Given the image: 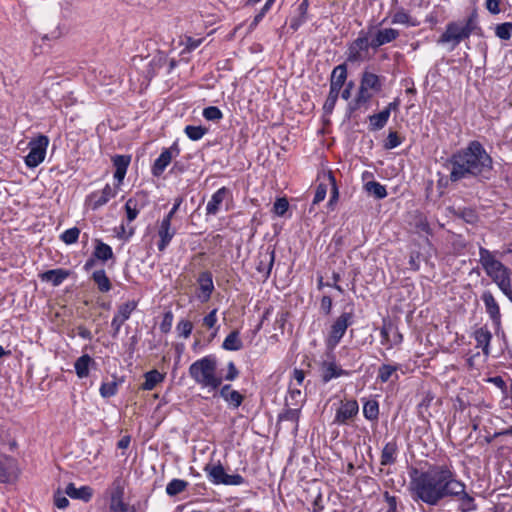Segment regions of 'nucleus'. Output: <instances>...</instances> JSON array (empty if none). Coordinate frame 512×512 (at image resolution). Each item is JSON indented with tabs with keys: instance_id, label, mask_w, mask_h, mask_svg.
<instances>
[{
	"instance_id": "nucleus-1",
	"label": "nucleus",
	"mask_w": 512,
	"mask_h": 512,
	"mask_svg": "<svg viewBox=\"0 0 512 512\" xmlns=\"http://www.w3.org/2000/svg\"><path fill=\"white\" fill-rule=\"evenodd\" d=\"M459 485L454 472L446 465L434 466L412 477L410 491L414 499L435 506L449 493H457Z\"/></svg>"
},
{
	"instance_id": "nucleus-2",
	"label": "nucleus",
	"mask_w": 512,
	"mask_h": 512,
	"mask_svg": "<svg viewBox=\"0 0 512 512\" xmlns=\"http://www.w3.org/2000/svg\"><path fill=\"white\" fill-rule=\"evenodd\" d=\"M450 180L457 182L469 177H487L492 170V159L482 144L472 141L469 145L453 154L449 159Z\"/></svg>"
},
{
	"instance_id": "nucleus-3",
	"label": "nucleus",
	"mask_w": 512,
	"mask_h": 512,
	"mask_svg": "<svg viewBox=\"0 0 512 512\" xmlns=\"http://www.w3.org/2000/svg\"><path fill=\"white\" fill-rule=\"evenodd\" d=\"M479 257L480 264L486 274L499 287L503 294L512 301V271L496 258L494 252L484 247H480Z\"/></svg>"
},
{
	"instance_id": "nucleus-4",
	"label": "nucleus",
	"mask_w": 512,
	"mask_h": 512,
	"mask_svg": "<svg viewBox=\"0 0 512 512\" xmlns=\"http://www.w3.org/2000/svg\"><path fill=\"white\" fill-rule=\"evenodd\" d=\"M189 375L202 388L216 390L220 388L223 378L217 374V360L214 356H205L193 362Z\"/></svg>"
},
{
	"instance_id": "nucleus-5",
	"label": "nucleus",
	"mask_w": 512,
	"mask_h": 512,
	"mask_svg": "<svg viewBox=\"0 0 512 512\" xmlns=\"http://www.w3.org/2000/svg\"><path fill=\"white\" fill-rule=\"evenodd\" d=\"M478 29L477 17L470 15L463 21L450 22L445 31L438 39L439 44H449V50H454L461 41L468 39L470 35Z\"/></svg>"
},
{
	"instance_id": "nucleus-6",
	"label": "nucleus",
	"mask_w": 512,
	"mask_h": 512,
	"mask_svg": "<svg viewBox=\"0 0 512 512\" xmlns=\"http://www.w3.org/2000/svg\"><path fill=\"white\" fill-rule=\"evenodd\" d=\"M381 88L382 84L379 76L372 72L364 71L362 73L357 95L348 105L349 112L353 113L366 105L376 93L381 91Z\"/></svg>"
},
{
	"instance_id": "nucleus-7",
	"label": "nucleus",
	"mask_w": 512,
	"mask_h": 512,
	"mask_svg": "<svg viewBox=\"0 0 512 512\" xmlns=\"http://www.w3.org/2000/svg\"><path fill=\"white\" fill-rule=\"evenodd\" d=\"M353 318L352 312H343L335 319L325 340L327 350H334L336 348L345 335L347 328L353 324Z\"/></svg>"
},
{
	"instance_id": "nucleus-8",
	"label": "nucleus",
	"mask_w": 512,
	"mask_h": 512,
	"mask_svg": "<svg viewBox=\"0 0 512 512\" xmlns=\"http://www.w3.org/2000/svg\"><path fill=\"white\" fill-rule=\"evenodd\" d=\"M204 472L207 474L208 479L215 485L238 486L244 483V478L240 474H227L220 463L216 465L207 464L204 467Z\"/></svg>"
},
{
	"instance_id": "nucleus-9",
	"label": "nucleus",
	"mask_w": 512,
	"mask_h": 512,
	"mask_svg": "<svg viewBox=\"0 0 512 512\" xmlns=\"http://www.w3.org/2000/svg\"><path fill=\"white\" fill-rule=\"evenodd\" d=\"M49 138L46 135H39L29 142V153L25 157V164L29 168H35L41 164L46 156Z\"/></svg>"
},
{
	"instance_id": "nucleus-10",
	"label": "nucleus",
	"mask_w": 512,
	"mask_h": 512,
	"mask_svg": "<svg viewBox=\"0 0 512 512\" xmlns=\"http://www.w3.org/2000/svg\"><path fill=\"white\" fill-rule=\"evenodd\" d=\"M370 47L372 48V40L368 33L361 32L349 45L347 50V60L353 63L367 60L370 57Z\"/></svg>"
},
{
	"instance_id": "nucleus-11",
	"label": "nucleus",
	"mask_w": 512,
	"mask_h": 512,
	"mask_svg": "<svg viewBox=\"0 0 512 512\" xmlns=\"http://www.w3.org/2000/svg\"><path fill=\"white\" fill-rule=\"evenodd\" d=\"M334 350H327L326 359L319 363L320 375L323 383H328L334 378L349 375V372L338 366L336 362Z\"/></svg>"
},
{
	"instance_id": "nucleus-12",
	"label": "nucleus",
	"mask_w": 512,
	"mask_h": 512,
	"mask_svg": "<svg viewBox=\"0 0 512 512\" xmlns=\"http://www.w3.org/2000/svg\"><path fill=\"white\" fill-rule=\"evenodd\" d=\"M136 308L137 302L134 300L127 301L118 306L117 312L111 321V327L113 329L112 336L114 338L117 337L122 325L130 318L131 314Z\"/></svg>"
},
{
	"instance_id": "nucleus-13",
	"label": "nucleus",
	"mask_w": 512,
	"mask_h": 512,
	"mask_svg": "<svg viewBox=\"0 0 512 512\" xmlns=\"http://www.w3.org/2000/svg\"><path fill=\"white\" fill-rule=\"evenodd\" d=\"M380 335L381 344L387 349H391L393 346L399 345L403 340L402 334L391 322L384 321L380 329Z\"/></svg>"
},
{
	"instance_id": "nucleus-14",
	"label": "nucleus",
	"mask_w": 512,
	"mask_h": 512,
	"mask_svg": "<svg viewBox=\"0 0 512 512\" xmlns=\"http://www.w3.org/2000/svg\"><path fill=\"white\" fill-rule=\"evenodd\" d=\"M179 153L180 150L176 144H173L171 147L164 149L153 164L152 174L154 176H160L171 163L173 157L178 156Z\"/></svg>"
},
{
	"instance_id": "nucleus-15",
	"label": "nucleus",
	"mask_w": 512,
	"mask_h": 512,
	"mask_svg": "<svg viewBox=\"0 0 512 512\" xmlns=\"http://www.w3.org/2000/svg\"><path fill=\"white\" fill-rule=\"evenodd\" d=\"M359 411V406L356 400H346L341 403L337 409L334 423L347 424L349 420L353 419Z\"/></svg>"
},
{
	"instance_id": "nucleus-16",
	"label": "nucleus",
	"mask_w": 512,
	"mask_h": 512,
	"mask_svg": "<svg viewBox=\"0 0 512 512\" xmlns=\"http://www.w3.org/2000/svg\"><path fill=\"white\" fill-rule=\"evenodd\" d=\"M487 314L492 320L494 326L499 328L501 325V312L498 302L490 291H484L481 295Z\"/></svg>"
},
{
	"instance_id": "nucleus-17",
	"label": "nucleus",
	"mask_w": 512,
	"mask_h": 512,
	"mask_svg": "<svg viewBox=\"0 0 512 512\" xmlns=\"http://www.w3.org/2000/svg\"><path fill=\"white\" fill-rule=\"evenodd\" d=\"M457 484L459 488L456 490L457 493H449L448 497H453L459 502L458 509L461 512H471L476 509V504L474 498L466 493L465 484L459 480H457Z\"/></svg>"
},
{
	"instance_id": "nucleus-18",
	"label": "nucleus",
	"mask_w": 512,
	"mask_h": 512,
	"mask_svg": "<svg viewBox=\"0 0 512 512\" xmlns=\"http://www.w3.org/2000/svg\"><path fill=\"white\" fill-rule=\"evenodd\" d=\"M197 283L199 285L198 298L201 302H207L214 291L212 273L209 271L201 272L198 276Z\"/></svg>"
},
{
	"instance_id": "nucleus-19",
	"label": "nucleus",
	"mask_w": 512,
	"mask_h": 512,
	"mask_svg": "<svg viewBox=\"0 0 512 512\" xmlns=\"http://www.w3.org/2000/svg\"><path fill=\"white\" fill-rule=\"evenodd\" d=\"M157 233L160 238L158 249L159 251H164L175 236L176 229L172 227L170 220L163 218L159 224Z\"/></svg>"
},
{
	"instance_id": "nucleus-20",
	"label": "nucleus",
	"mask_w": 512,
	"mask_h": 512,
	"mask_svg": "<svg viewBox=\"0 0 512 512\" xmlns=\"http://www.w3.org/2000/svg\"><path fill=\"white\" fill-rule=\"evenodd\" d=\"M219 395L234 409L238 408L244 400V396L234 390L230 384L223 385L219 390Z\"/></svg>"
},
{
	"instance_id": "nucleus-21",
	"label": "nucleus",
	"mask_w": 512,
	"mask_h": 512,
	"mask_svg": "<svg viewBox=\"0 0 512 512\" xmlns=\"http://www.w3.org/2000/svg\"><path fill=\"white\" fill-rule=\"evenodd\" d=\"M274 261L275 251L273 249L260 252L258 256V263L256 265L257 271L263 273L265 277L268 278L273 268Z\"/></svg>"
},
{
	"instance_id": "nucleus-22",
	"label": "nucleus",
	"mask_w": 512,
	"mask_h": 512,
	"mask_svg": "<svg viewBox=\"0 0 512 512\" xmlns=\"http://www.w3.org/2000/svg\"><path fill=\"white\" fill-rule=\"evenodd\" d=\"M399 36V32L392 28L378 30L371 38L372 48L377 49L382 45L392 42Z\"/></svg>"
},
{
	"instance_id": "nucleus-23",
	"label": "nucleus",
	"mask_w": 512,
	"mask_h": 512,
	"mask_svg": "<svg viewBox=\"0 0 512 512\" xmlns=\"http://www.w3.org/2000/svg\"><path fill=\"white\" fill-rule=\"evenodd\" d=\"M230 194V191L226 187L218 189L212 196L206 206L207 215H216L224 199Z\"/></svg>"
},
{
	"instance_id": "nucleus-24",
	"label": "nucleus",
	"mask_w": 512,
	"mask_h": 512,
	"mask_svg": "<svg viewBox=\"0 0 512 512\" xmlns=\"http://www.w3.org/2000/svg\"><path fill=\"white\" fill-rule=\"evenodd\" d=\"M112 161L115 167L114 178L117 180L119 185L122 183L126 175L127 168L131 161V157L127 155H116L113 157Z\"/></svg>"
},
{
	"instance_id": "nucleus-25",
	"label": "nucleus",
	"mask_w": 512,
	"mask_h": 512,
	"mask_svg": "<svg viewBox=\"0 0 512 512\" xmlns=\"http://www.w3.org/2000/svg\"><path fill=\"white\" fill-rule=\"evenodd\" d=\"M65 494H67L69 497L73 499H79L84 502H88L93 495V490L89 486H82L80 488H76L73 483H69L66 486Z\"/></svg>"
},
{
	"instance_id": "nucleus-26",
	"label": "nucleus",
	"mask_w": 512,
	"mask_h": 512,
	"mask_svg": "<svg viewBox=\"0 0 512 512\" xmlns=\"http://www.w3.org/2000/svg\"><path fill=\"white\" fill-rule=\"evenodd\" d=\"M116 191L110 185H106L100 193L91 195L92 209L96 210L105 205L111 198L115 197Z\"/></svg>"
},
{
	"instance_id": "nucleus-27",
	"label": "nucleus",
	"mask_w": 512,
	"mask_h": 512,
	"mask_svg": "<svg viewBox=\"0 0 512 512\" xmlns=\"http://www.w3.org/2000/svg\"><path fill=\"white\" fill-rule=\"evenodd\" d=\"M145 381L141 385V389L145 391L153 390L159 383L163 382L165 375L158 370L153 369L144 374Z\"/></svg>"
},
{
	"instance_id": "nucleus-28",
	"label": "nucleus",
	"mask_w": 512,
	"mask_h": 512,
	"mask_svg": "<svg viewBox=\"0 0 512 512\" xmlns=\"http://www.w3.org/2000/svg\"><path fill=\"white\" fill-rule=\"evenodd\" d=\"M399 369L398 365L383 364L378 369L377 380L381 383H386L390 380L397 381Z\"/></svg>"
},
{
	"instance_id": "nucleus-29",
	"label": "nucleus",
	"mask_w": 512,
	"mask_h": 512,
	"mask_svg": "<svg viewBox=\"0 0 512 512\" xmlns=\"http://www.w3.org/2000/svg\"><path fill=\"white\" fill-rule=\"evenodd\" d=\"M398 446L395 441L388 442L382 449L380 463L383 466L391 465L396 462Z\"/></svg>"
},
{
	"instance_id": "nucleus-30",
	"label": "nucleus",
	"mask_w": 512,
	"mask_h": 512,
	"mask_svg": "<svg viewBox=\"0 0 512 512\" xmlns=\"http://www.w3.org/2000/svg\"><path fill=\"white\" fill-rule=\"evenodd\" d=\"M92 363H94V361L88 354L79 357L74 364L77 376L81 379L86 378L89 375V366Z\"/></svg>"
},
{
	"instance_id": "nucleus-31",
	"label": "nucleus",
	"mask_w": 512,
	"mask_h": 512,
	"mask_svg": "<svg viewBox=\"0 0 512 512\" xmlns=\"http://www.w3.org/2000/svg\"><path fill=\"white\" fill-rule=\"evenodd\" d=\"M68 276V272L63 269L48 270L42 274V280L51 282L54 286L60 285Z\"/></svg>"
},
{
	"instance_id": "nucleus-32",
	"label": "nucleus",
	"mask_w": 512,
	"mask_h": 512,
	"mask_svg": "<svg viewBox=\"0 0 512 512\" xmlns=\"http://www.w3.org/2000/svg\"><path fill=\"white\" fill-rule=\"evenodd\" d=\"M347 80V68L345 64H340L336 66L332 73L330 78V84L338 86L342 88Z\"/></svg>"
},
{
	"instance_id": "nucleus-33",
	"label": "nucleus",
	"mask_w": 512,
	"mask_h": 512,
	"mask_svg": "<svg viewBox=\"0 0 512 512\" xmlns=\"http://www.w3.org/2000/svg\"><path fill=\"white\" fill-rule=\"evenodd\" d=\"M492 338L491 332L487 327H481L475 331V340L478 347H482L485 354L488 353V347Z\"/></svg>"
},
{
	"instance_id": "nucleus-34",
	"label": "nucleus",
	"mask_w": 512,
	"mask_h": 512,
	"mask_svg": "<svg viewBox=\"0 0 512 512\" xmlns=\"http://www.w3.org/2000/svg\"><path fill=\"white\" fill-rule=\"evenodd\" d=\"M222 347L228 351H238L242 349L243 343L239 337V332L235 330L229 333L224 339Z\"/></svg>"
},
{
	"instance_id": "nucleus-35",
	"label": "nucleus",
	"mask_w": 512,
	"mask_h": 512,
	"mask_svg": "<svg viewBox=\"0 0 512 512\" xmlns=\"http://www.w3.org/2000/svg\"><path fill=\"white\" fill-rule=\"evenodd\" d=\"M92 279L101 292H108L111 290V282L103 269L94 271Z\"/></svg>"
},
{
	"instance_id": "nucleus-36",
	"label": "nucleus",
	"mask_w": 512,
	"mask_h": 512,
	"mask_svg": "<svg viewBox=\"0 0 512 512\" xmlns=\"http://www.w3.org/2000/svg\"><path fill=\"white\" fill-rule=\"evenodd\" d=\"M389 117L390 116H389L388 110H382L381 112H379L377 114L371 115L369 117L371 129L372 130L382 129L386 125Z\"/></svg>"
},
{
	"instance_id": "nucleus-37",
	"label": "nucleus",
	"mask_w": 512,
	"mask_h": 512,
	"mask_svg": "<svg viewBox=\"0 0 512 512\" xmlns=\"http://www.w3.org/2000/svg\"><path fill=\"white\" fill-rule=\"evenodd\" d=\"M93 255L98 260L107 261V260L113 258V251L109 245H107L101 241H97Z\"/></svg>"
},
{
	"instance_id": "nucleus-38",
	"label": "nucleus",
	"mask_w": 512,
	"mask_h": 512,
	"mask_svg": "<svg viewBox=\"0 0 512 512\" xmlns=\"http://www.w3.org/2000/svg\"><path fill=\"white\" fill-rule=\"evenodd\" d=\"M365 190L373 195L376 199H383L387 196V191L384 185L376 181H369L365 184Z\"/></svg>"
},
{
	"instance_id": "nucleus-39",
	"label": "nucleus",
	"mask_w": 512,
	"mask_h": 512,
	"mask_svg": "<svg viewBox=\"0 0 512 512\" xmlns=\"http://www.w3.org/2000/svg\"><path fill=\"white\" fill-rule=\"evenodd\" d=\"M391 23L402 25H414V23L411 22L410 15L403 8H398L391 14Z\"/></svg>"
},
{
	"instance_id": "nucleus-40",
	"label": "nucleus",
	"mask_w": 512,
	"mask_h": 512,
	"mask_svg": "<svg viewBox=\"0 0 512 512\" xmlns=\"http://www.w3.org/2000/svg\"><path fill=\"white\" fill-rule=\"evenodd\" d=\"M122 491L119 490L111 497L110 509L112 512H129L128 505L122 500Z\"/></svg>"
},
{
	"instance_id": "nucleus-41",
	"label": "nucleus",
	"mask_w": 512,
	"mask_h": 512,
	"mask_svg": "<svg viewBox=\"0 0 512 512\" xmlns=\"http://www.w3.org/2000/svg\"><path fill=\"white\" fill-rule=\"evenodd\" d=\"M188 486V483L181 479H173L166 486V492L169 496H175L183 492Z\"/></svg>"
},
{
	"instance_id": "nucleus-42",
	"label": "nucleus",
	"mask_w": 512,
	"mask_h": 512,
	"mask_svg": "<svg viewBox=\"0 0 512 512\" xmlns=\"http://www.w3.org/2000/svg\"><path fill=\"white\" fill-rule=\"evenodd\" d=\"M364 417L368 420H376L379 415V405L375 400L367 401L363 406Z\"/></svg>"
},
{
	"instance_id": "nucleus-43",
	"label": "nucleus",
	"mask_w": 512,
	"mask_h": 512,
	"mask_svg": "<svg viewBox=\"0 0 512 512\" xmlns=\"http://www.w3.org/2000/svg\"><path fill=\"white\" fill-rule=\"evenodd\" d=\"M185 134L189 139L193 141L200 140L206 133L207 129L202 126H192L188 125L185 127Z\"/></svg>"
},
{
	"instance_id": "nucleus-44",
	"label": "nucleus",
	"mask_w": 512,
	"mask_h": 512,
	"mask_svg": "<svg viewBox=\"0 0 512 512\" xmlns=\"http://www.w3.org/2000/svg\"><path fill=\"white\" fill-rule=\"evenodd\" d=\"M495 34L502 40H509L512 35V22L499 24L495 28Z\"/></svg>"
},
{
	"instance_id": "nucleus-45",
	"label": "nucleus",
	"mask_w": 512,
	"mask_h": 512,
	"mask_svg": "<svg viewBox=\"0 0 512 512\" xmlns=\"http://www.w3.org/2000/svg\"><path fill=\"white\" fill-rule=\"evenodd\" d=\"M79 235H80V230L77 227H73V228H70V229H67L66 231H64L61 234L60 239L65 244L70 245V244L77 242Z\"/></svg>"
},
{
	"instance_id": "nucleus-46",
	"label": "nucleus",
	"mask_w": 512,
	"mask_h": 512,
	"mask_svg": "<svg viewBox=\"0 0 512 512\" xmlns=\"http://www.w3.org/2000/svg\"><path fill=\"white\" fill-rule=\"evenodd\" d=\"M125 210L128 222H132L133 220H135L139 214L137 201L133 198L128 199L125 204Z\"/></svg>"
},
{
	"instance_id": "nucleus-47",
	"label": "nucleus",
	"mask_w": 512,
	"mask_h": 512,
	"mask_svg": "<svg viewBox=\"0 0 512 512\" xmlns=\"http://www.w3.org/2000/svg\"><path fill=\"white\" fill-rule=\"evenodd\" d=\"M118 384L116 381L104 382L100 387V394L104 398H109L117 393Z\"/></svg>"
},
{
	"instance_id": "nucleus-48",
	"label": "nucleus",
	"mask_w": 512,
	"mask_h": 512,
	"mask_svg": "<svg viewBox=\"0 0 512 512\" xmlns=\"http://www.w3.org/2000/svg\"><path fill=\"white\" fill-rule=\"evenodd\" d=\"M203 117L209 121H219L223 118L221 110L216 106H209L204 108Z\"/></svg>"
},
{
	"instance_id": "nucleus-49",
	"label": "nucleus",
	"mask_w": 512,
	"mask_h": 512,
	"mask_svg": "<svg viewBox=\"0 0 512 512\" xmlns=\"http://www.w3.org/2000/svg\"><path fill=\"white\" fill-rule=\"evenodd\" d=\"M303 401L302 392L299 388L290 385L289 396L286 398V405H298Z\"/></svg>"
},
{
	"instance_id": "nucleus-50",
	"label": "nucleus",
	"mask_w": 512,
	"mask_h": 512,
	"mask_svg": "<svg viewBox=\"0 0 512 512\" xmlns=\"http://www.w3.org/2000/svg\"><path fill=\"white\" fill-rule=\"evenodd\" d=\"M192 329H193V324L189 320H181L176 326V330H177L179 336H181L185 339L191 335Z\"/></svg>"
},
{
	"instance_id": "nucleus-51",
	"label": "nucleus",
	"mask_w": 512,
	"mask_h": 512,
	"mask_svg": "<svg viewBox=\"0 0 512 512\" xmlns=\"http://www.w3.org/2000/svg\"><path fill=\"white\" fill-rule=\"evenodd\" d=\"M433 400H434V395L431 392L424 393L422 400L418 404L419 414L424 416V413L428 410V408Z\"/></svg>"
},
{
	"instance_id": "nucleus-52",
	"label": "nucleus",
	"mask_w": 512,
	"mask_h": 512,
	"mask_svg": "<svg viewBox=\"0 0 512 512\" xmlns=\"http://www.w3.org/2000/svg\"><path fill=\"white\" fill-rule=\"evenodd\" d=\"M289 203L286 198H279L275 201L273 210L276 215L283 216L288 210Z\"/></svg>"
},
{
	"instance_id": "nucleus-53",
	"label": "nucleus",
	"mask_w": 512,
	"mask_h": 512,
	"mask_svg": "<svg viewBox=\"0 0 512 512\" xmlns=\"http://www.w3.org/2000/svg\"><path fill=\"white\" fill-rule=\"evenodd\" d=\"M300 416V408H288L282 415L281 420H288L292 422H298Z\"/></svg>"
},
{
	"instance_id": "nucleus-54",
	"label": "nucleus",
	"mask_w": 512,
	"mask_h": 512,
	"mask_svg": "<svg viewBox=\"0 0 512 512\" xmlns=\"http://www.w3.org/2000/svg\"><path fill=\"white\" fill-rule=\"evenodd\" d=\"M401 144V140L397 134V132H389L387 139L385 141L384 147L386 149H393L396 148Z\"/></svg>"
},
{
	"instance_id": "nucleus-55",
	"label": "nucleus",
	"mask_w": 512,
	"mask_h": 512,
	"mask_svg": "<svg viewBox=\"0 0 512 512\" xmlns=\"http://www.w3.org/2000/svg\"><path fill=\"white\" fill-rule=\"evenodd\" d=\"M326 194H327V185L320 183L316 188L312 204L316 205V204H319L320 202H322L325 199Z\"/></svg>"
},
{
	"instance_id": "nucleus-56",
	"label": "nucleus",
	"mask_w": 512,
	"mask_h": 512,
	"mask_svg": "<svg viewBox=\"0 0 512 512\" xmlns=\"http://www.w3.org/2000/svg\"><path fill=\"white\" fill-rule=\"evenodd\" d=\"M239 376V370L237 369L234 362L230 361L227 364V373L224 377H222L224 380L227 381H233Z\"/></svg>"
},
{
	"instance_id": "nucleus-57",
	"label": "nucleus",
	"mask_w": 512,
	"mask_h": 512,
	"mask_svg": "<svg viewBox=\"0 0 512 512\" xmlns=\"http://www.w3.org/2000/svg\"><path fill=\"white\" fill-rule=\"evenodd\" d=\"M217 322V309H213L209 314L203 318V326L211 329Z\"/></svg>"
},
{
	"instance_id": "nucleus-58",
	"label": "nucleus",
	"mask_w": 512,
	"mask_h": 512,
	"mask_svg": "<svg viewBox=\"0 0 512 512\" xmlns=\"http://www.w3.org/2000/svg\"><path fill=\"white\" fill-rule=\"evenodd\" d=\"M54 504L59 509H65L69 505V500L60 491H58L54 495Z\"/></svg>"
},
{
	"instance_id": "nucleus-59",
	"label": "nucleus",
	"mask_w": 512,
	"mask_h": 512,
	"mask_svg": "<svg viewBox=\"0 0 512 512\" xmlns=\"http://www.w3.org/2000/svg\"><path fill=\"white\" fill-rule=\"evenodd\" d=\"M165 62H166L165 55L162 53H159L158 55L153 57V59L151 60L149 65L152 67L153 73H154L155 70L161 68L165 64Z\"/></svg>"
},
{
	"instance_id": "nucleus-60",
	"label": "nucleus",
	"mask_w": 512,
	"mask_h": 512,
	"mask_svg": "<svg viewBox=\"0 0 512 512\" xmlns=\"http://www.w3.org/2000/svg\"><path fill=\"white\" fill-rule=\"evenodd\" d=\"M385 500L388 504L387 512L397 511V499L395 496L390 495L388 492L384 493Z\"/></svg>"
},
{
	"instance_id": "nucleus-61",
	"label": "nucleus",
	"mask_w": 512,
	"mask_h": 512,
	"mask_svg": "<svg viewBox=\"0 0 512 512\" xmlns=\"http://www.w3.org/2000/svg\"><path fill=\"white\" fill-rule=\"evenodd\" d=\"M500 0H486V8L492 14L500 13Z\"/></svg>"
},
{
	"instance_id": "nucleus-62",
	"label": "nucleus",
	"mask_w": 512,
	"mask_h": 512,
	"mask_svg": "<svg viewBox=\"0 0 512 512\" xmlns=\"http://www.w3.org/2000/svg\"><path fill=\"white\" fill-rule=\"evenodd\" d=\"M309 7V0H302V2L298 6L300 22H304L306 20V15Z\"/></svg>"
},
{
	"instance_id": "nucleus-63",
	"label": "nucleus",
	"mask_w": 512,
	"mask_h": 512,
	"mask_svg": "<svg viewBox=\"0 0 512 512\" xmlns=\"http://www.w3.org/2000/svg\"><path fill=\"white\" fill-rule=\"evenodd\" d=\"M336 102H337L336 99H334L332 97H327V99L323 105V110H324L325 114H331L333 112Z\"/></svg>"
},
{
	"instance_id": "nucleus-64",
	"label": "nucleus",
	"mask_w": 512,
	"mask_h": 512,
	"mask_svg": "<svg viewBox=\"0 0 512 512\" xmlns=\"http://www.w3.org/2000/svg\"><path fill=\"white\" fill-rule=\"evenodd\" d=\"M321 309L325 314H330L332 309V299L329 296H323L321 299Z\"/></svg>"
}]
</instances>
